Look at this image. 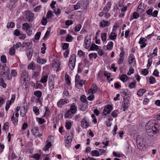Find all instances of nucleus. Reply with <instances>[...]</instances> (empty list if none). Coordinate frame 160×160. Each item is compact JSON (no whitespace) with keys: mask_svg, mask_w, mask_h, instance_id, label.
<instances>
[{"mask_svg":"<svg viewBox=\"0 0 160 160\" xmlns=\"http://www.w3.org/2000/svg\"><path fill=\"white\" fill-rule=\"evenodd\" d=\"M146 132L148 136L156 137L157 134H160V124L155 123L154 124L149 122L146 126Z\"/></svg>","mask_w":160,"mask_h":160,"instance_id":"nucleus-1","label":"nucleus"},{"mask_svg":"<svg viewBox=\"0 0 160 160\" xmlns=\"http://www.w3.org/2000/svg\"><path fill=\"white\" fill-rule=\"evenodd\" d=\"M136 142L139 149L142 150L143 147L145 146V140L143 136L137 137Z\"/></svg>","mask_w":160,"mask_h":160,"instance_id":"nucleus-2","label":"nucleus"},{"mask_svg":"<svg viewBox=\"0 0 160 160\" xmlns=\"http://www.w3.org/2000/svg\"><path fill=\"white\" fill-rule=\"evenodd\" d=\"M130 103L129 100L128 98H123V102L122 103V105L123 111H125L128 108Z\"/></svg>","mask_w":160,"mask_h":160,"instance_id":"nucleus-3","label":"nucleus"},{"mask_svg":"<svg viewBox=\"0 0 160 160\" xmlns=\"http://www.w3.org/2000/svg\"><path fill=\"white\" fill-rule=\"evenodd\" d=\"M1 67H2V69H1L0 75H1L2 77L4 75V74L6 73V72H10L9 68L6 66V64H4L2 66L0 64V69H1Z\"/></svg>","mask_w":160,"mask_h":160,"instance_id":"nucleus-4","label":"nucleus"},{"mask_svg":"<svg viewBox=\"0 0 160 160\" xmlns=\"http://www.w3.org/2000/svg\"><path fill=\"white\" fill-rule=\"evenodd\" d=\"M33 17L34 14L33 13L30 12H28L25 18L26 21L29 22H32L33 20Z\"/></svg>","mask_w":160,"mask_h":160,"instance_id":"nucleus-5","label":"nucleus"},{"mask_svg":"<svg viewBox=\"0 0 160 160\" xmlns=\"http://www.w3.org/2000/svg\"><path fill=\"white\" fill-rule=\"evenodd\" d=\"M147 39L141 37L139 41V43L142 44L140 46V48H145L147 45V43L145 42L147 41Z\"/></svg>","mask_w":160,"mask_h":160,"instance_id":"nucleus-6","label":"nucleus"},{"mask_svg":"<svg viewBox=\"0 0 160 160\" xmlns=\"http://www.w3.org/2000/svg\"><path fill=\"white\" fill-rule=\"evenodd\" d=\"M146 7V6L143 3H142V2H141L139 3L138 6L137 11L139 13L140 12L141 13L144 11Z\"/></svg>","mask_w":160,"mask_h":160,"instance_id":"nucleus-7","label":"nucleus"},{"mask_svg":"<svg viewBox=\"0 0 160 160\" xmlns=\"http://www.w3.org/2000/svg\"><path fill=\"white\" fill-rule=\"evenodd\" d=\"M69 102L68 99L66 100L64 99H60L57 103L58 106L60 108H62V105L67 103Z\"/></svg>","mask_w":160,"mask_h":160,"instance_id":"nucleus-8","label":"nucleus"},{"mask_svg":"<svg viewBox=\"0 0 160 160\" xmlns=\"http://www.w3.org/2000/svg\"><path fill=\"white\" fill-rule=\"evenodd\" d=\"M89 39H88L87 37H85L84 40V46L85 48L88 49L90 46L91 41L90 40H89Z\"/></svg>","mask_w":160,"mask_h":160,"instance_id":"nucleus-9","label":"nucleus"},{"mask_svg":"<svg viewBox=\"0 0 160 160\" xmlns=\"http://www.w3.org/2000/svg\"><path fill=\"white\" fill-rule=\"evenodd\" d=\"M111 6V2H108L102 10L103 12H108L110 9Z\"/></svg>","mask_w":160,"mask_h":160,"instance_id":"nucleus-10","label":"nucleus"},{"mask_svg":"<svg viewBox=\"0 0 160 160\" xmlns=\"http://www.w3.org/2000/svg\"><path fill=\"white\" fill-rule=\"evenodd\" d=\"M69 110L74 114L76 113L77 111V107L75 103H72Z\"/></svg>","mask_w":160,"mask_h":160,"instance_id":"nucleus-11","label":"nucleus"},{"mask_svg":"<svg viewBox=\"0 0 160 160\" xmlns=\"http://www.w3.org/2000/svg\"><path fill=\"white\" fill-rule=\"evenodd\" d=\"M74 114V113H73L69 110H68L65 113V117L66 118H71L73 117V115Z\"/></svg>","mask_w":160,"mask_h":160,"instance_id":"nucleus-12","label":"nucleus"},{"mask_svg":"<svg viewBox=\"0 0 160 160\" xmlns=\"http://www.w3.org/2000/svg\"><path fill=\"white\" fill-rule=\"evenodd\" d=\"M48 86L49 89L52 91L54 88V84L52 79H49Z\"/></svg>","mask_w":160,"mask_h":160,"instance_id":"nucleus-13","label":"nucleus"},{"mask_svg":"<svg viewBox=\"0 0 160 160\" xmlns=\"http://www.w3.org/2000/svg\"><path fill=\"white\" fill-rule=\"evenodd\" d=\"M128 62L129 65H131L134 62L135 63L136 62L135 58L134 55L133 54L130 55L128 58Z\"/></svg>","mask_w":160,"mask_h":160,"instance_id":"nucleus-14","label":"nucleus"},{"mask_svg":"<svg viewBox=\"0 0 160 160\" xmlns=\"http://www.w3.org/2000/svg\"><path fill=\"white\" fill-rule=\"evenodd\" d=\"M110 23L108 21L102 20L100 22V26L103 28H105L106 26H109Z\"/></svg>","mask_w":160,"mask_h":160,"instance_id":"nucleus-15","label":"nucleus"},{"mask_svg":"<svg viewBox=\"0 0 160 160\" xmlns=\"http://www.w3.org/2000/svg\"><path fill=\"white\" fill-rule=\"evenodd\" d=\"M48 78V76L47 75H43L40 80L39 81V82L42 83H45L47 81Z\"/></svg>","mask_w":160,"mask_h":160,"instance_id":"nucleus-16","label":"nucleus"},{"mask_svg":"<svg viewBox=\"0 0 160 160\" xmlns=\"http://www.w3.org/2000/svg\"><path fill=\"white\" fill-rule=\"evenodd\" d=\"M21 77L24 80L28 79V74L27 72L26 71L23 70L21 74Z\"/></svg>","mask_w":160,"mask_h":160,"instance_id":"nucleus-17","label":"nucleus"},{"mask_svg":"<svg viewBox=\"0 0 160 160\" xmlns=\"http://www.w3.org/2000/svg\"><path fill=\"white\" fill-rule=\"evenodd\" d=\"M33 50L32 49H30L27 52V56L29 60H30L32 56Z\"/></svg>","mask_w":160,"mask_h":160,"instance_id":"nucleus-18","label":"nucleus"},{"mask_svg":"<svg viewBox=\"0 0 160 160\" xmlns=\"http://www.w3.org/2000/svg\"><path fill=\"white\" fill-rule=\"evenodd\" d=\"M112 106L110 105H108L105 107L104 111L107 112V114H109L112 111Z\"/></svg>","mask_w":160,"mask_h":160,"instance_id":"nucleus-19","label":"nucleus"},{"mask_svg":"<svg viewBox=\"0 0 160 160\" xmlns=\"http://www.w3.org/2000/svg\"><path fill=\"white\" fill-rule=\"evenodd\" d=\"M85 81L81 80V81L76 82H75V86L78 88H80L82 87V85L84 84Z\"/></svg>","mask_w":160,"mask_h":160,"instance_id":"nucleus-20","label":"nucleus"},{"mask_svg":"<svg viewBox=\"0 0 160 160\" xmlns=\"http://www.w3.org/2000/svg\"><path fill=\"white\" fill-rule=\"evenodd\" d=\"M32 132L33 135L36 136L39 133L38 128V127H34L32 130Z\"/></svg>","mask_w":160,"mask_h":160,"instance_id":"nucleus-21","label":"nucleus"},{"mask_svg":"<svg viewBox=\"0 0 160 160\" xmlns=\"http://www.w3.org/2000/svg\"><path fill=\"white\" fill-rule=\"evenodd\" d=\"M120 79L123 82H126L129 79V77L126 75L122 74L121 76Z\"/></svg>","mask_w":160,"mask_h":160,"instance_id":"nucleus-22","label":"nucleus"},{"mask_svg":"<svg viewBox=\"0 0 160 160\" xmlns=\"http://www.w3.org/2000/svg\"><path fill=\"white\" fill-rule=\"evenodd\" d=\"M76 60V55L72 54L70 58L69 63H75Z\"/></svg>","mask_w":160,"mask_h":160,"instance_id":"nucleus-23","label":"nucleus"},{"mask_svg":"<svg viewBox=\"0 0 160 160\" xmlns=\"http://www.w3.org/2000/svg\"><path fill=\"white\" fill-rule=\"evenodd\" d=\"M117 34L113 32H112L109 35V38L111 40H115L117 38Z\"/></svg>","mask_w":160,"mask_h":160,"instance_id":"nucleus-24","label":"nucleus"},{"mask_svg":"<svg viewBox=\"0 0 160 160\" xmlns=\"http://www.w3.org/2000/svg\"><path fill=\"white\" fill-rule=\"evenodd\" d=\"M37 62L40 64H43L46 62V60L45 59H42L38 58H37Z\"/></svg>","mask_w":160,"mask_h":160,"instance_id":"nucleus-25","label":"nucleus"},{"mask_svg":"<svg viewBox=\"0 0 160 160\" xmlns=\"http://www.w3.org/2000/svg\"><path fill=\"white\" fill-rule=\"evenodd\" d=\"M27 111V110L24 106L23 109L21 110L20 113V115L23 117H25Z\"/></svg>","mask_w":160,"mask_h":160,"instance_id":"nucleus-26","label":"nucleus"},{"mask_svg":"<svg viewBox=\"0 0 160 160\" xmlns=\"http://www.w3.org/2000/svg\"><path fill=\"white\" fill-rule=\"evenodd\" d=\"M5 74H4V76L3 75L2 77H5V79H6L7 80H10L12 79V76L10 75V72H6Z\"/></svg>","mask_w":160,"mask_h":160,"instance_id":"nucleus-27","label":"nucleus"},{"mask_svg":"<svg viewBox=\"0 0 160 160\" xmlns=\"http://www.w3.org/2000/svg\"><path fill=\"white\" fill-rule=\"evenodd\" d=\"M98 49V46L95 44H92L90 48V50H97Z\"/></svg>","mask_w":160,"mask_h":160,"instance_id":"nucleus-28","label":"nucleus"},{"mask_svg":"<svg viewBox=\"0 0 160 160\" xmlns=\"http://www.w3.org/2000/svg\"><path fill=\"white\" fill-rule=\"evenodd\" d=\"M146 90L143 89H141L137 92V95L139 96H142L145 92Z\"/></svg>","mask_w":160,"mask_h":160,"instance_id":"nucleus-29","label":"nucleus"},{"mask_svg":"<svg viewBox=\"0 0 160 160\" xmlns=\"http://www.w3.org/2000/svg\"><path fill=\"white\" fill-rule=\"evenodd\" d=\"M30 28L29 24L27 23H24L22 24V29L26 30H28Z\"/></svg>","mask_w":160,"mask_h":160,"instance_id":"nucleus-30","label":"nucleus"},{"mask_svg":"<svg viewBox=\"0 0 160 160\" xmlns=\"http://www.w3.org/2000/svg\"><path fill=\"white\" fill-rule=\"evenodd\" d=\"M101 37L102 41L105 42L106 40L107 34L106 33H102L101 34Z\"/></svg>","mask_w":160,"mask_h":160,"instance_id":"nucleus-31","label":"nucleus"},{"mask_svg":"<svg viewBox=\"0 0 160 160\" xmlns=\"http://www.w3.org/2000/svg\"><path fill=\"white\" fill-rule=\"evenodd\" d=\"M91 154L92 156L98 157L100 155L99 152L97 150L92 151L91 152Z\"/></svg>","mask_w":160,"mask_h":160,"instance_id":"nucleus-32","label":"nucleus"},{"mask_svg":"<svg viewBox=\"0 0 160 160\" xmlns=\"http://www.w3.org/2000/svg\"><path fill=\"white\" fill-rule=\"evenodd\" d=\"M13 46L9 49V54L11 55H13L15 54V50Z\"/></svg>","mask_w":160,"mask_h":160,"instance_id":"nucleus-33","label":"nucleus"},{"mask_svg":"<svg viewBox=\"0 0 160 160\" xmlns=\"http://www.w3.org/2000/svg\"><path fill=\"white\" fill-rule=\"evenodd\" d=\"M33 110L36 115H37L39 114V111L38 108L36 106H34L33 107Z\"/></svg>","mask_w":160,"mask_h":160,"instance_id":"nucleus-34","label":"nucleus"},{"mask_svg":"<svg viewBox=\"0 0 160 160\" xmlns=\"http://www.w3.org/2000/svg\"><path fill=\"white\" fill-rule=\"evenodd\" d=\"M51 31V28H48L47 31H46V33L44 37H43V39L45 40L49 36Z\"/></svg>","mask_w":160,"mask_h":160,"instance_id":"nucleus-35","label":"nucleus"},{"mask_svg":"<svg viewBox=\"0 0 160 160\" xmlns=\"http://www.w3.org/2000/svg\"><path fill=\"white\" fill-rule=\"evenodd\" d=\"M35 67V64L33 62H32L29 64L28 66V68L29 69L33 70Z\"/></svg>","mask_w":160,"mask_h":160,"instance_id":"nucleus-36","label":"nucleus"},{"mask_svg":"<svg viewBox=\"0 0 160 160\" xmlns=\"http://www.w3.org/2000/svg\"><path fill=\"white\" fill-rule=\"evenodd\" d=\"M34 95L36 97H41L42 93L40 91H36L34 92Z\"/></svg>","mask_w":160,"mask_h":160,"instance_id":"nucleus-37","label":"nucleus"},{"mask_svg":"<svg viewBox=\"0 0 160 160\" xmlns=\"http://www.w3.org/2000/svg\"><path fill=\"white\" fill-rule=\"evenodd\" d=\"M136 82H133L130 83L129 85V87L130 89H132L136 87Z\"/></svg>","mask_w":160,"mask_h":160,"instance_id":"nucleus-38","label":"nucleus"},{"mask_svg":"<svg viewBox=\"0 0 160 160\" xmlns=\"http://www.w3.org/2000/svg\"><path fill=\"white\" fill-rule=\"evenodd\" d=\"M113 43L112 42H109L107 46V49L111 50L113 47Z\"/></svg>","mask_w":160,"mask_h":160,"instance_id":"nucleus-39","label":"nucleus"},{"mask_svg":"<svg viewBox=\"0 0 160 160\" xmlns=\"http://www.w3.org/2000/svg\"><path fill=\"white\" fill-rule=\"evenodd\" d=\"M119 58L118 60V63L119 65L122 64L124 60V57L119 56Z\"/></svg>","mask_w":160,"mask_h":160,"instance_id":"nucleus-40","label":"nucleus"},{"mask_svg":"<svg viewBox=\"0 0 160 160\" xmlns=\"http://www.w3.org/2000/svg\"><path fill=\"white\" fill-rule=\"evenodd\" d=\"M41 70V68L39 67L38 68V71H35L34 72V74H33V75L35 76V77H37L38 76Z\"/></svg>","mask_w":160,"mask_h":160,"instance_id":"nucleus-41","label":"nucleus"},{"mask_svg":"<svg viewBox=\"0 0 160 160\" xmlns=\"http://www.w3.org/2000/svg\"><path fill=\"white\" fill-rule=\"evenodd\" d=\"M53 16V14L52 12L51 11H48L46 15V18H52Z\"/></svg>","mask_w":160,"mask_h":160,"instance_id":"nucleus-42","label":"nucleus"},{"mask_svg":"<svg viewBox=\"0 0 160 160\" xmlns=\"http://www.w3.org/2000/svg\"><path fill=\"white\" fill-rule=\"evenodd\" d=\"M12 102L11 101H8L6 102V105L5 106V110L7 111L10 108V106L11 105Z\"/></svg>","mask_w":160,"mask_h":160,"instance_id":"nucleus-43","label":"nucleus"},{"mask_svg":"<svg viewBox=\"0 0 160 160\" xmlns=\"http://www.w3.org/2000/svg\"><path fill=\"white\" fill-rule=\"evenodd\" d=\"M51 143L49 142L43 148V150L45 151H47L48 150L49 148L51 146Z\"/></svg>","mask_w":160,"mask_h":160,"instance_id":"nucleus-44","label":"nucleus"},{"mask_svg":"<svg viewBox=\"0 0 160 160\" xmlns=\"http://www.w3.org/2000/svg\"><path fill=\"white\" fill-rule=\"evenodd\" d=\"M42 47L41 48V52L42 54H44L45 53V50L46 49L45 44V43H43L42 44Z\"/></svg>","mask_w":160,"mask_h":160,"instance_id":"nucleus-45","label":"nucleus"},{"mask_svg":"<svg viewBox=\"0 0 160 160\" xmlns=\"http://www.w3.org/2000/svg\"><path fill=\"white\" fill-rule=\"evenodd\" d=\"M98 89H89L88 90V92L89 94H93L97 92Z\"/></svg>","mask_w":160,"mask_h":160,"instance_id":"nucleus-46","label":"nucleus"},{"mask_svg":"<svg viewBox=\"0 0 160 160\" xmlns=\"http://www.w3.org/2000/svg\"><path fill=\"white\" fill-rule=\"evenodd\" d=\"M72 126L71 123L69 122H67L65 124V127L67 129H70Z\"/></svg>","mask_w":160,"mask_h":160,"instance_id":"nucleus-47","label":"nucleus"},{"mask_svg":"<svg viewBox=\"0 0 160 160\" xmlns=\"http://www.w3.org/2000/svg\"><path fill=\"white\" fill-rule=\"evenodd\" d=\"M75 65V63H69L68 66L69 68L71 70H73L74 68Z\"/></svg>","mask_w":160,"mask_h":160,"instance_id":"nucleus-48","label":"nucleus"},{"mask_svg":"<svg viewBox=\"0 0 160 160\" xmlns=\"http://www.w3.org/2000/svg\"><path fill=\"white\" fill-rule=\"evenodd\" d=\"M2 79L3 78H2V79L0 80V85L3 88H5L6 87V84L4 82V80Z\"/></svg>","mask_w":160,"mask_h":160,"instance_id":"nucleus-49","label":"nucleus"},{"mask_svg":"<svg viewBox=\"0 0 160 160\" xmlns=\"http://www.w3.org/2000/svg\"><path fill=\"white\" fill-rule=\"evenodd\" d=\"M1 62L3 63H6L7 62L6 57L5 55H2L1 57Z\"/></svg>","mask_w":160,"mask_h":160,"instance_id":"nucleus-50","label":"nucleus"},{"mask_svg":"<svg viewBox=\"0 0 160 160\" xmlns=\"http://www.w3.org/2000/svg\"><path fill=\"white\" fill-rule=\"evenodd\" d=\"M65 80L67 82V83L69 85L71 83L69 77V75L68 74H66L65 76Z\"/></svg>","mask_w":160,"mask_h":160,"instance_id":"nucleus-51","label":"nucleus"},{"mask_svg":"<svg viewBox=\"0 0 160 160\" xmlns=\"http://www.w3.org/2000/svg\"><path fill=\"white\" fill-rule=\"evenodd\" d=\"M11 120L14 124H15L18 121V119L14 117V114H13V115L12 117Z\"/></svg>","mask_w":160,"mask_h":160,"instance_id":"nucleus-52","label":"nucleus"},{"mask_svg":"<svg viewBox=\"0 0 160 160\" xmlns=\"http://www.w3.org/2000/svg\"><path fill=\"white\" fill-rule=\"evenodd\" d=\"M73 39V37L72 36H69V35H68L66 38V41L68 42H71Z\"/></svg>","mask_w":160,"mask_h":160,"instance_id":"nucleus-53","label":"nucleus"},{"mask_svg":"<svg viewBox=\"0 0 160 160\" xmlns=\"http://www.w3.org/2000/svg\"><path fill=\"white\" fill-rule=\"evenodd\" d=\"M149 83L151 84H153L155 82V78L153 76H151L149 78Z\"/></svg>","mask_w":160,"mask_h":160,"instance_id":"nucleus-54","label":"nucleus"},{"mask_svg":"<svg viewBox=\"0 0 160 160\" xmlns=\"http://www.w3.org/2000/svg\"><path fill=\"white\" fill-rule=\"evenodd\" d=\"M120 49L121 51V53L120 54L119 56L124 57V55L125 54V51L124 50V48L123 47H121Z\"/></svg>","mask_w":160,"mask_h":160,"instance_id":"nucleus-55","label":"nucleus"},{"mask_svg":"<svg viewBox=\"0 0 160 160\" xmlns=\"http://www.w3.org/2000/svg\"><path fill=\"white\" fill-rule=\"evenodd\" d=\"M89 57L90 59L91 58H93L95 59L97 57V55L96 53L94 54L92 53L89 54Z\"/></svg>","mask_w":160,"mask_h":160,"instance_id":"nucleus-56","label":"nucleus"},{"mask_svg":"<svg viewBox=\"0 0 160 160\" xmlns=\"http://www.w3.org/2000/svg\"><path fill=\"white\" fill-rule=\"evenodd\" d=\"M81 28V25L78 24L75 27L74 30L76 32H78L80 31Z\"/></svg>","mask_w":160,"mask_h":160,"instance_id":"nucleus-57","label":"nucleus"},{"mask_svg":"<svg viewBox=\"0 0 160 160\" xmlns=\"http://www.w3.org/2000/svg\"><path fill=\"white\" fill-rule=\"evenodd\" d=\"M53 12L56 15H59L61 13V11L59 9L55 8L54 9Z\"/></svg>","mask_w":160,"mask_h":160,"instance_id":"nucleus-58","label":"nucleus"},{"mask_svg":"<svg viewBox=\"0 0 160 160\" xmlns=\"http://www.w3.org/2000/svg\"><path fill=\"white\" fill-rule=\"evenodd\" d=\"M41 155L38 153L34 154L33 156V158L35 159L36 160H38L40 158Z\"/></svg>","mask_w":160,"mask_h":160,"instance_id":"nucleus-59","label":"nucleus"},{"mask_svg":"<svg viewBox=\"0 0 160 160\" xmlns=\"http://www.w3.org/2000/svg\"><path fill=\"white\" fill-rule=\"evenodd\" d=\"M41 34V32H37L35 36V38L36 40H38L39 39Z\"/></svg>","mask_w":160,"mask_h":160,"instance_id":"nucleus-60","label":"nucleus"},{"mask_svg":"<svg viewBox=\"0 0 160 160\" xmlns=\"http://www.w3.org/2000/svg\"><path fill=\"white\" fill-rule=\"evenodd\" d=\"M21 45L22 44L20 42H18L16 44H14L13 45V47L14 48H15L17 49L21 46Z\"/></svg>","mask_w":160,"mask_h":160,"instance_id":"nucleus-61","label":"nucleus"},{"mask_svg":"<svg viewBox=\"0 0 160 160\" xmlns=\"http://www.w3.org/2000/svg\"><path fill=\"white\" fill-rule=\"evenodd\" d=\"M81 4L79 3H77L74 6V9L75 10L79 9L80 8Z\"/></svg>","mask_w":160,"mask_h":160,"instance_id":"nucleus-62","label":"nucleus"},{"mask_svg":"<svg viewBox=\"0 0 160 160\" xmlns=\"http://www.w3.org/2000/svg\"><path fill=\"white\" fill-rule=\"evenodd\" d=\"M14 23L12 22H11L7 24V27L8 28H13L14 27Z\"/></svg>","mask_w":160,"mask_h":160,"instance_id":"nucleus-63","label":"nucleus"},{"mask_svg":"<svg viewBox=\"0 0 160 160\" xmlns=\"http://www.w3.org/2000/svg\"><path fill=\"white\" fill-rule=\"evenodd\" d=\"M20 32L19 30L17 29L14 31V35L16 36H18L20 35Z\"/></svg>","mask_w":160,"mask_h":160,"instance_id":"nucleus-64","label":"nucleus"}]
</instances>
